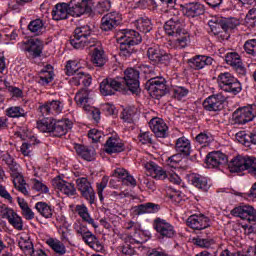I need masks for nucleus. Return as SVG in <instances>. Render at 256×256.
Wrapping results in <instances>:
<instances>
[{
  "instance_id": "f257e3e1",
  "label": "nucleus",
  "mask_w": 256,
  "mask_h": 256,
  "mask_svg": "<svg viewBox=\"0 0 256 256\" xmlns=\"http://www.w3.org/2000/svg\"><path fill=\"white\" fill-rule=\"evenodd\" d=\"M72 0L69 4L61 3L56 4L52 10V18L54 21H63L69 17V13L73 17H81V15L89 14L93 12V0H81L77 2Z\"/></svg>"
},
{
  "instance_id": "f03ea898",
  "label": "nucleus",
  "mask_w": 256,
  "mask_h": 256,
  "mask_svg": "<svg viewBox=\"0 0 256 256\" xmlns=\"http://www.w3.org/2000/svg\"><path fill=\"white\" fill-rule=\"evenodd\" d=\"M117 43L120 45V57H131L135 53L134 45L143 41L141 34L132 29L120 30L116 34Z\"/></svg>"
},
{
  "instance_id": "7ed1b4c3",
  "label": "nucleus",
  "mask_w": 256,
  "mask_h": 256,
  "mask_svg": "<svg viewBox=\"0 0 256 256\" xmlns=\"http://www.w3.org/2000/svg\"><path fill=\"white\" fill-rule=\"evenodd\" d=\"M97 41V37L93 34V29L89 25L77 27L70 37V45L74 49L92 48Z\"/></svg>"
},
{
  "instance_id": "20e7f679",
  "label": "nucleus",
  "mask_w": 256,
  "mask_h": 256,
  "mask_svg": "<svg viewBox=\"0 0 256 256\" xmlns=\"http://www.w3.org/2000/svg\"><path fill=\"white\" fill-rule=\"evenodd\" d=\"M208 25L214 35H217L222 41L229 39V31L239 27L240 22L237 18H218L213 17L208 21Z\"/></svg>"
},
{
  "instance_id": "39448f33",
  "label": "nucleus",
  "mask_w": 256,
  "mask_h": 256,
  "mask_svg": "<svg viewBox=\"0 0 256 256\" xmlns=\"http://www.w3.org/2000/svg\"><path fill=\"white\" fill-rule=\"evenodd\" d=\"M64 71L68 77H72L69 80V83L74 87H79L81 83L84 87H89L93 81V78L89 74L83 72L79 63L75 60L67 61Z\"/></svg>"
},
{
  "instance_id": "423d86ee",
  "label": "nucleus",
  "mask_w": 256,
  "mask_h": 256,
  "mask_svg": "<svg viewBox=\"0 0 256 256\" xmlns=\"http://www.w3.org/2000/svg\"><path fill=\"white\" fill-rule=\"evenodd\" d=\"M140 75L139 70L127 68L121 76L116 77L124 93L130 91L133 95H139V93H141V82H139Z\"/></svg>"
},
{
  "instance_id": "0eeeda50",
  "label": "nucleus",
  "mask_w": 256,
  "mask_h": 256,
  "mask_svg": "<svg viewBox=\"0 0 256 256\" xmlns=\"http://www.w3.org/2000/svg\"><path fill=\"white\" fill-rule=\"evenodd\" d=\"M218 87L224 93H228L233 97L239 95L243 91V84L231 72L221 71L217 75Z\"/></svg>"
},
{
  "instance_id": "6e6552de",
  "label": "nucleus",
  "mask_w": 256,
  "mask_h": 256,
  "mask_svg": "<svg viewBox=\"0 0 256 256\" xmlns=\"http://www.w3.org/2000/svg\"><path fill=\"white\" fill-rule=\"evenodd\" d=\"M74 101H76L79 107H83L84 111L90 113V117H92L95 123L101 121V110H99V108L91 106V97H89V89L83 88L80 91H78L75 95Z\"/></svg>"
},
{
  "instance_id": "1a4fd4ad",
  "label": "nucleus",
  "mask_w": 256,
  "mask_h": 256,
  "mask_svg": "<svg viewBox=\"0 0 256 256\" xmlns=\"http://www.w3.org/2000/svg\"><path fill=\"white\" fill-rule=\"evenodd\" d=\"M30 59H39L43 55L44 44L39 38H30L17 44Z\"/></svg>"
},
{
  "instance_id": "9d476101",
  "label": "nucleus",
  "mask_w": 256,
  "mask_h": 256,
  "mask_svg": "<svg viewBox=\"0 0 256 256\" xmlns=\"http://www.w3.org/2000/svg\"><path fill=\"white\" fill-rule=\"evenodd\" d=\"M256 117V105H248L236 109L232 114L233 125H246Z\"/></svg>"
},
{
  "instance_id": "9b49d317",
  "label": "nucleus",
  "mask_w": 256,
  "mask_h": 256,
  "mask_svg": "<svg viewBox=\"0 0 256 256\" xmlns=\"http://www.w3.org/2000/svg\"><path fill=\"white\" fill-rule=\"evenodd\" d=\"M147 57L152 65H169L173 59V56L159 45L150 46L147 50Z\"/></svg>"
},
{
  "instance_id": "f8f14e48",
  "label": "nucleus",
  "mask_w": 256,
  "mask_h": 256,
  "mask_svg": "<svg viewBox=\"0 0 256 256\" xmlns=\"http://www.w3.org/2000/svg\"><path fill=\"white\" fill-rule=\"evenodd\" d=\"M145 89L151 97L159 99L167 95V80L164 77H154L149 79L145 84Z\"/></svg>"
},
{
  "instance_id": "ddd939ff",
  "label": "nucleus",
  "mask_w": 256,
  "mask_h": 256,
  "mask_svg": "<svg viewBox=\"0 0 256 256\" xmlns=\"http://www.w3.org/2000/svg\"><path fill=\"white\" fill-rule=\"evenodd\" d=\"M65 109V103L63 100H49L38 107L39 113L42 117H55L61 115Z\"/></svg>"
},
{
  "instance_id": "4468645a",
  "label": "nucleus",
  "mask_w": 256,
  "mask_h": 256,
  "mask_svg": "<svg viewBox=\"0 0 256 256\" xmlns=\"http://www.w3.org/2000/svg\"><path fill=\"white\" fill-rule=\"evenodd\" d=\"M76 185L81 197H83V199H85L90 205L95 204V201H97V196L89 179L87 177L77 178Z\"/></svg>"
},
{
  "instance_id": "2eb2a0df",
  "label": "nucleus",
  "mask_w": 256,
  "mask_h": 256,
  "mask_svg": "<svg viewBox=\"0 0 256 256\" xmlns=\"http://www.w3.org/2000/svg\"><path fill=\"white\" fill-rule=\"evenodd\" d=\"M117 92L125 93L121 86V82H119L117 76H115L114 78H105L100 83V93L104 97H108L109 95H115V93Z\"/></svg>"
},
{
  "instance_id": "dca6fc26",
  "label": "nucleus",
  "mask_w": 256,
  "mask_h": 256,
  "mask_svg": "<svg viewBox=\"0 0 256 256\" xmlns=\"http://www.w3.org/2000/svg\"><path fill=\"white\" fill-rule=\"evenodd\" d=\"M153 227L160 239H173L175 237V227L167 220L156 218Z\"/></svg>"
},
{
  "instance_id": "f3484780",
  "label": "nucleus",
  "mask_w": 256,
  "mask_h": 256,
  "mask_svg": "<svg viewBox=\"0 0 256 256\" xmlns=\"http://www.w3.org/2000/svg\"><path fill=\"white\" fill-rule=\"evenodd\" d=\"M123 21V16L117 11L109 12L104 15L101 19L100 29L102 31H113L121 25Z\"/></svg>"
},
{
  "instance_id": "a211bd4d",
  "label": "nucleus",
  "mask_w": 256,
  "mask_h": 256,
  "mask_svg": "<svg viewBox=\"0 0 256 256\" xmlns=\"http://www.w3.org/2000/svg\"><path fill=\"white\" fill-rule=\"evenodd\" d=\"M225 96L222 93L208 96L202 103L205 111H222L225 107Z\"/></svg>"
},
{
  "instance_id": "6ab92c4d",
  "label": "nucleus",
  "mask_w": 256,
  "mask_h": 256,
  "mask_svg": "<svg viewBox=\"0 0 256 256\" xmlns=\"http://www.w3.org/2000/svg\"><path fill=\"white\" fill-rule=\"evenodd\" d=\"M230 213L233 217H239L244 221H248V223H256V210L253 206H238L233 208Z\"/></svg>"
},
{
  "instance_id": "aec40b11",
  "label": "nucleus",
  "mask_w": 256,
  "mask_h": 256,
  "mask_svg": "<svg viewBox=\"0 0 256 256\" xmlns=\"http://www.w3.org/2000/svg\"><path fill=\"white\" fill-rule=\"evenodd\" d=\"M186 225L195 231H203V229L211 227V219L205 216V214H194L188 217L186 220Z\"/></svg>"
},
{
  "instance_id": "412c9836",
  "label": "nucleus",
  "mask_w": 256,
  "mask_h": 256,
  "mask_svg": "<svg viewBox=\"0 0 256 256\" xmlns=\"http://www.w3.org/2000/svg\"><path fill=\"white\" fill-rule=\"evenodd\" d=\"M149 127L154 133V135L160 139H165L169 136V127H167V124L165 123L164 119L161 118H152L149 121Z\"/></svg>"
},
{
  "instance_id": "4be33fe9",
  "label": "nucleus",
  "mask_w": 256,
  "mask_h": 256,
  "mask_svg": "<svg viewBox=\"0 0 256 256\" xmlns=\"http://www.w3.org/2000/svg\"><path fill=\"white\" fill-rule=\"evenodd\" d=\"M213 57L207 55H195L194 57L188 59V65L190 69L194 71H201L205 67L213 65Z\"/></svg>"
},
{
  "instance_id": "5701e85b",
  "label": "nucleus",
  "mask_w": 256,
  "mask_h": 256,
  "mask_svg": "<svg viewBox=\"0 0 256 256\" xmlns=\"http://www.w3.org/2000/svg\"><path fill=\"white\" fill-rule=\"evenodd\" d=\"M227 163H229V159L221 151L210 152L206 156V165L212 167V169H217L223 165H227Z\"/></svg>"
},
{
  "instance_id": "b1692460",
  "label": "nucleus",
  "mask_w": 256,
  "mask_h": 256,
  "mask_svg": "<svg viewBox=\"0 0 256 256\" xmlns=\"http://www.w3.org/2000/svg\"><path fill=\"white\" fill-rule=\"evenodd\" d=\"M52 185L53 187H55V189H58V191H61V193L67 195L68 197H72L77 193V188H75V184L61 179V176H57L56 178H54L52 180Z\"/></svg>"
},
{
  "instance_id": "393cba45",
  "label": "nucleus",
  "mask_w": 256,
  "mask_h": 256,
  "mask_svg": "<svg viewBox=\"0 0 256 256\" xmlns=\"http://www.w3.org/2000/svg\"><path fill=\"white\" fill-rule=\"evenodd\" d=\"M104 149L105 153L108 155H113V153H123V151H125V144L119 136H110L104 145Z\"/></svg>"
},
{
  "instance_id": "a878e982",
  "label": "nucleus",
  "mask_w": 256,
  "mask_h": 256,
  "mask_svg": "<svg viewBox=\"0 0 256 256\" xmlns=\"http://www.w3.org/2000/svg\"><path fill=\"white\" fill-rule=\"evenodd\" d=\"M164 31L169 37H175L176 35L183 33V23H181V18L178 16L170 18L164 24Z\"/></svg>"
},
{
  "instance_id": "bb28decb",
  "label": "nucleus",
  "mask_w": 256,
  "mask_h": 256,
  "mask_svg": "<svg viewBox=\"0 0 256 256\" xmlns=\"http://www.w3.org/2000/svg\"><path fill=\"white\" fill-rule=\"evenodd\" d=\"M189 182L193 187H196L199 191H202L203 193H207L209 189H211V180L209 177H205L200 174H191L189 176Z\"/></svg>"
},
{
  "instance_id": "cd10ccee",
  "label": "nucleus",
  "mask_w": 256,
  "mask_h": 256,
  "mask_svg": "<svg viewBox=\"0 0 256 256\" xmlns=\"http://www.w3.org/2000/svg\"><path fill=\"white\" fill-rule=\"evenodd\" d=\"M71 129H73V122H71V120H54L52 137H63V135H67Z\"/></svg>"
},
{
  "instance_id": "c85d7f7f",
  "label": "nucleus",
  "mask_w": 256,
  "mask_h": 256,
  "mask_svg": "<svg viewBox=\"0 0 256 256\" xmlns=\"http://www.w3.org/2000/svg\"><path fill=\"white\" fill-rule=\"evenodd\" d=\"M112 175L116 177V179H119L122 185L126 187H137V180L130 175L129 171L125 170V168H116Z\"/></svg>"
},
{
  "instance_id": "c756f323",
  "label": "nucleus",
  "mask_w": 256,
  "mask_h": 256,
  "mask_svg": "<svg viewBox=\"0 0 256 256\" xmlns=\"http://www.w3.org/2000/svg\"><path fill=\"white\" fill-rule=\"evenodd\" d=\"M92 47H94L91 56L93 65H96V67H103V65L107 63V56H105V51L103 50L101 41L98 40Z\"/></svg>"
},
{
  "instance_id": "7c9ffc66",
  "label": "nucleus",
  "mask_w": 256,
  "mask_h": 256,
  "mask_svg": "<svg viewBox=\"0 0 256 256\" xmlns=\"http://www.w3.org/2000/svg\"><path fill=\"white\" fill-rule=\"evenodd\" d=\"M144 167L153 179L158 181H165V179H167V171H165L163 167L157 165V163L149 161L144 164Z\"/></svg>"
},
{
  "instance_id": "2f4dec72",
  "label": "nucleus",
  "mask_w": 256,
  "mask_h": 256,
  "mask_svg": "<svg viewBox=\"0 0 256 256\" xmlns=\"http://www.w3.org/2000/svg\"><path fill=\"white\" fill-rule=\"evenodd\" d=\"M160 210H161V206L153 202H147V203L139 204L133 207V213L137 217L145 214L159 213Z\"/></svg>"
},
{
  "instance_id": "473e14b6",
  "label": "nucleus",
  "mask_w": 256,
  "mask_h": 256,
  "mask_svg": "<svg viewBox=\"0 0 256 256\" xmlns=\"http://www.w3.org/2000/svg\"><path fill=\"white\" fill-rule=\"evenodd\" d=\"M183 11L186 17L194 19L195 17H200V15L205 14V5L199 2L188 3L184 6Z\"/></svg>"
},
{
  "instance_id": "72a5a7b5",
  "label": "nucleus",
  "mask_w": 256,
  "mask_h": 256,
  "mask_svg": "<svg viewBox=\"0 0 256 256\" xmlns=\"http://www.w3.org/2000/svg\"><path fill=\"white\" fill-rule=\"evenodd\" d=\"M175 151L182 157L191 155V140L185 136L178 138L175 142Z\"/></svg>"
},
{
  "instance_id": "f704fd0d",
  "label": "nucleus",
  "mask_w": 256,
  "mask_h": 256,
  "mask_svg": "<svg viewBox=\"0 0 256 256\" xmlns=\"http://www.w3.org/2000/svg\"><path fill=\"white\" fill-rule=\"evenodd\" d=\"M75 213L79 217H81L82 221H85L88 223V225H92L94 229H97L99 225H97V222H95V219L91 217V214L89 213V208L85 204H77L74 209Z\"/></svg>"
},
{
  "instance_id": "c9c22d12",
  "label": "nucleus",
  "mask_w": 256,
  "mask_h": 256,
  "mask_svg": "<svg viewBox=\"0 0 256 256\" xmlns=\"http://www.w3.org/2000/svg\"><path fill=\"white\" fill-rule=\"evenodd\" d=\"M77 155L84 159V161H95V148L93 146H85L82 144H76L74 147Z\"/></svg>"
},
{
  "instance_id": "e433bc0d",
  "label": "nucleus",
  "mask_w": 256,
  "mask_h": 256,
  "mask_svg": "<svg viewBox=\"0 0 256 256\" xmlns=\"http://www.w3.org/2000/svg\"><path fill=\"white\" fill-rule=\"evenodd\" d=\"M236 137L239 143H242L245 147H251V145H256V128L251 132L247 133L245 131L238 132Z\"/></svg>"
},
{
  "instance_id": "4c0bfd02",
  "label": "nucleus",
  "mask_w": 256,
  "mask_h": 256,
  "mask_svg": "<svg viewBox=\"0 0 256 256\" xmlns=\"http://www.w3.org/2000/svg\"><path fill=\"white\" fill-rule=\"evenodd\" d=\"M46 245L53 250L56 256H63L67 254V247L61 240L56 238H48L46 240Z\"/></svg>"
},
{
  "instance_id": "58836bf2",
  "label": "nucleus",
  "mask_w": 256,
  "mask_h": 256,
  "mask_svg": "<svg viewBox=\"0 0 256 256\" xmlns=\"http://www.w3.org/2000/svg\"><path fill=\"white\" fill-rule=\"evenodd\" d=\"M174 47L176 49H186L188 45H191V34L187 30L183 29L178 35L175 36Z\"/></svg>"
},
{
  "instance_id": "ea45409f",
  "label": "nucleus",
  "mask_w": 256,
  "mask_h": 256,
  "mask_svg": "<svg viewBox=\"0 0 256 256\" xmlns=\"http://www.w3.org/2000/svg\"><path fill=\"white\" fill-rule=\"evenodd\" d=\"M44 117L45 118H43L42 120L37 121L36 127L42 133H50L52 135L55 119H53V117L51 116H44Z\"/></svg>"
},
{
  "instance_id": "a19ab883",
  "label": "nucleus",
  "mask_w": 256,
  "mask_h": 256,
  "mask_svg": "<svg viewBox=\"0 0 256 256\" xmlns=\"http://www.w3.org/2000/svg\"><path fill=\"white\" fill-rule=\"evenodd\" d=\"M134 27H136L140 33H150L153 29V23L149 17L143 16L134 21Z\"/></svg>"
},
{
  "instance_id": "79ce46f5",
  "label": "nucleus",
  "mask_w": 256,
  "mask_h": 256,
  "mask_svg": "<svg viewBox=\"0 0 256 256\" xmlns=\"http://www.w3.org/2000/svg\"><path fill=\"white\" fill-rule=\"evenodd\" d=\"M35 209L38 211L39 215L45 219H51V217H53V211H55L53 206L47 202H37L35 204Z\"/></svg>"
},
{
  "instance_id": "37998d69",
  "label": "nucleus",
  "mask_w": 256,
  "mask_h": 256,
  "mask_svg": "<svg viewBox=\"0 0 256 256\" xmlns=\"http://www.w3.org/2000/svg\"><path fill=\"white\" fill-rule=\"evenodd\" d=\"M28 29L36 36L43 35L45 33V22L39 18L32 20L28 24Z\"/></svg>"
},
{
  "instance_id": "c03bdc74",
  "label": "nucleus",
  "mask_w": 256,
  "mask_h": 256,
  "mask_svg": "<svg viewBox=\"0 0 256 256\" xmlns=\"http://www.w3.org/2000/svg\"><path fill=\"white\" fill-rule=\"evenodd\" d=\"M18 205L26 221H33V219H35V212L29 208V204L25 201V199L18 198Z\"/></svg>"
},
{
  "instance_id": "a18cd8bd",
  "label": "nucleus",
  "mask_w": 256,
  "mask_h": 256,
  "mask_svg": "<svg viewBox=\"0 0 256 256\" xmlns=\"http://www.w3.org/2000/svg\"><path fill=\"white\" fill-rule=\"evenodd\" d=\"M8 223L14 227L17 231H23V218L13 210L11 214L6 218Z\"/></svg>"
},
{
  "instance_id": "49530a36",
  "label": "nucleus",
  "mask_w": 256,
  "mask_h": 256,
  "mask_svg": "<svg viewBox=\"0 0 256 256\" xmlns=\"http://www.w3.org/2000/svg\"><path fill=\"white\" fill-rule=\"evenodd\" d=\"M18 247H20L21 251H23L24 254L27 256H32L35 252V246L33 245V242L31 239H21L18 242Z\"/></svg>"
},
{
  "instance_id": "de8ad7c7",
  "label": "nucleus",
  "mask_w": 256,
  "mask_h": 256,
  "mask_svg": "<svg viewBox=\"0 0 256 256\" xmlns=\"http://www.w3.org/2000/svg\"><path fill=\"white\" fill-rule=\"evenodd\" d=\"M6 116L12 119H19V117H27V112L19 106H12L6 109Z\"/></svg>"
},
{
  "instance_id": "09e8293b",
  "label": "nucleus",
  "mask_w": 256,
  "mask_h": 256,
  "mask_svg": "<svg viewBox=\"0 0 256 256\" xmlns=\"http://www.w3.org/2000/svg\"><path fill=\"white\" fill-rule=\"evenodd\" d=\"M244 52L250 58L256 57V39H248L243 45Z\"/></svg>"
},
{
  "instance_id": "8fccbe9b",
  "label": "nucleus",
  "mask_w": 256,
  "mask_h": 256,
  "mask_svg": "<svg viewBox=\"0 0 256 256\" xmlns=\"http://www.w3.org/2000/svg\"><path fill=\"white\" fill-rule=\"evenodd\" d=\"M52 81H53V71L45 69L41 71V74L38 78L37 83L45 87L49 85V83H51Z\"/></svg>"
},
{
  "instance_id": "3c124183",
  "label": "nucleus",
  "mask_w": 256,
  "mask_h": 256,
  "mask_svg": "<svg viewBox=\"0 0 256 256\" xmlns=\"http://www.w3.org/2000/svg\"><path fill=\"white\" fill-rule=\"evenodd\" d=\"M225 61L227 65H230V67L234 68L236 65H239V63L243 62L241 60V56L237 52H228L225 55Z\"/></svg>"
},
{
  "instance_id": "603ef678",
  "label": "nucleus",
  "mask_w": 256,
  "mask_h": 256,
  "mask_svg": "<svg viewBox=\"0 0 256 256\" xmlns=\"http://www.w3.org/2000/svg\"><path fill=\"white\" fill-rule=\"evenodd\" d=\"M172 93L174 99H177V101H182L185 99V97H187V95H189V90L184 86H174L172 88Z\"/></svg>"
},
{
  "instance_id": "864d4df0",
  "label": "nucleus",
  "mask_w": 256,
  "mask_h": 256,
  "mask_svg": "<svg viewBox=\"0 0 256 256\" xmlns=\"http://www.w3.org/2000/svg\"><path fill=\"white\" fill-rule=\"evenodd\" d=\"M195 141L196 143H199V145L207 147V145L213 141V135L210 132L204 131L196 136Z\"/></svg>"
},
{
  "instance_id": "5fc2aeb1",
  "label": "nucleus",
  "mask_w": 256,
  "mask_h": 256,
  "mask_svg": "<svg viewBox=\"0 0 256 256\" xmlns=\"http://www.w3.org/2000/svg\"><path fill=\"white\" fill-rule=\"evenodd\" d=\"M193 242L197 247H201L202 249H209L211 245H215V240L212 238H201L197 236L193 239Z\"/></svg>"
},
{
  "instance_id": "6e6d98bb",
  "label": "nucleus",
  "mask_w": 256,
  "mask_h": 256,
  "mask_svg": "<svg viewBox=\"0 0 256 256\" xmlns=\"http://www.w3.org/2000/svg\"><path fill=\"white\" fill-rule=\"evenodd\" d=\"M135 113L136 111L134 107H127L122 111L121 119H123L125 123H133Z\"/></svg>"
},
{
  "instance_id": "4d7b16f0",
  "label": "nucleus",
  "mask_w": 256,
  "mask_h": 256,
  "mask_svg": "<svg viewBox=\"0 0 256 256\" xmlns=\"http://www.w3.org/2000/svg\"><path fill=\"white\" fill-rule=\"evenodd\" d=\"M97 12L102 15L111 9V1L109 0H101L96 5Z\"/></svg>"
},
{
  "instance_id": "13d9d810",
  "label": "nucleus",
  "mask_w": 256,
  "mask_h": 256,
  "mask_svg": "<svg viewBox=\"0 0 256 256\" xmlns=\"http://www.w3.org/2000/svg\"><path fill=\"white\" fill-rule=\"evenodd\" d=\"M103 131H100L98 129H91L88 132L89 139H92L93 143H99L101 141V138L103 137Z\"/></svg>"
},
{
  "instance_id": "bf43d9fd",
  "label": "nucleus",
  "mask_w": 256,
  "mask_h": 256,
  "mask_svg": "<svg viewBox=\"0 0 256 256\" xmlns=\"http://www.w3.org/2000/svg\"><path fill=\"white\" fill-rule=\"evenodd\" d=\"M181 154L177 153V154H174L170 157H168L166 159V163L169 167H172V168H177V166L179 165V163H181Z\"/></svg>"
},
{
  "instance_id": "052dcab7",
  "label": "nucleus",
  "mask_w": 256,
  "mask_h": 256,
  "mask_svg": "<svg viewBox=\"0 0 256 256\" xmlns=\"http://www.w3.org/2000/svg\"><path fill=\"white\" fill-rule=\"evenodd\" d=\"M33 189H35V191H38V193H49V187H47V185L43 184V182L37 179H34Z\"/></svg>"
},
{
  "instance_id": "680f3d73",
  "label": "nucleus",
  "mask_w": 256,
  "mask_h": 256,
  "mask_svg": "<svg viewBox=\"0 0 256 256\" xmlns=\"http://www.w3.org/2000/svg\"><path fill=\"white\" fill-rule=\"evenodd\" d=\"M151 132H144L139 135V141L142 145H153V138Z\"/></svg>"
},
{
  "instance_id": "e2e57ef3",
  "label": "nucleus",
  "mask_w": 256,
  "mask_h": 256,
  "mask_svg": "<svg viewBox=\"0 0 256 256\" xmlns=\"http://www.w3.org/2000/svg\"><path fill=\"white\" fill-rule=\"evenodd\" d=\"M83 241L88 245V247H91L93 243L97 240V236L93 234L91 231H87V233L83 234Z\"/></svg>"
},
{
  "instance_id": "0e129e2a",
  "label": "nucleus",
  "mask_w": 256,
  "mask_h": 256,
  "mask_svg": "<svg viewBox=\"0 0 256 256\" xmlns=\"http://www.w3.org/2000/svg\"><path fill=\"white\" fill-rule=\"evenodd\" d=\"M13 211V208H9L6 204L0 202V218L7 219Z\"/></svg>"
},
{
  "instance_id": "69168bd1",
  "label": "nucleus",
  "mask_w": 256,
  "mask_h": 256,
  "mask_svg": "<svg viewBox=\"0 0 256 256\" xmlns=\"http://www.w3.org/2000/svg\"><path fill=\"white\" fill-rule=\"evenodd\" d=\"M8 167L10 169V175L13 179H22L21 173H19V164H17V162Z\"/></svg>"
},
{
  "instance_id": "338daca9",
  "label": "nucleus",
  "mask_w": 256,
  "mask_h": 256,
  "mask_svg": "<svg viewBox=\"0 0 256 256\" xmlns=\"http://www.w3.org/2000/svg\"><path fill=\"white\" fill-rule=\"evenodd\" d=\"M174 185H181V177L175 172H167V178Z\"/></svg>"
},
{
  "instance_id": "774afa93",
  "label": "nucleus",
  "mask_w": 256,
  "mask_h": 256,
  "mask_svg": "<svg viewBox=\"0 0 256 256\" xmlns=\"http://www.w3.org/2000/svg\"><path fill=\"white\" fill-rule=\"evenodd\" d=\"M232 69H234L235 73H237L239 77H246L247 75V68H245V65H243V62L234 66Z\"/></svg>"
}]
</instances>
